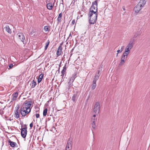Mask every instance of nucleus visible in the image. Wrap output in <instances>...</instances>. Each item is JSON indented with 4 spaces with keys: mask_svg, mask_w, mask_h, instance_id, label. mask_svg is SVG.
Here are the masks:
<instances>
[{
    "mask_svg": "<svg viewBox=\"0 0 150 150\" xmlns=\"http://www.w3.org/2000/svg\"><path fill=\"white\" fill-rule=\"evenodd\" d=\"M32 104V102L31 101H27L26 100L22 105L21 107L25 108V109H27V110H31L30 107Z\"/></svg>",
    "mask_w": 150,
    "mask_h": 150,
    "instance_id": "7ed1b4c3",
    "label": "nucleus"
},
{
    "mask_svg": "<svg viewBox=\"0 0 150 150\" xmlns=\"http://www.w3.org/2000/svg\"><path fill=\"white\" fill-rule=\"evenodd\" d=\"M127 59L122 57H121V61L119 64L120 66H122L125 63V60H126Z\"/></svg>",
    "mask_w": 150,
    "mask_h": 150,
    "instance_id": "aec40b11",
    "label": "nucleus"
},
{
    "mask_svg": "<svg viewBox=\"0 0 150 150\" xmlns=\"http://www.w3.org/2000/svg\"><path fill=\"white\" fill-rule=\"evenodd\" d=\"M33 126V123L32 122L30 125V127L31 129L32 128Z\"/></svg>",
    "mask_w": 150,
    "mask_h": 150,
    "instance_id": "e433bc0d",
    "label": "nucleus"
},
{
    "mask_svg": "<svg viewBox=\"0 0 150 150\" xmlns=\"http://www.w3.org/2000/svg\"><path fill=\"white\" fill-rule=\"evenodd\" d=\"M25 127L21 129V136L23 138H25L27 134V127L25 125Z\"/></svg>",
    "mask_w": 150,
    "mask_h": 150,
    "instance_id": "423d86ee",
    "label": "nucleus"
},
{
    "mask_svg": "<svg viewBox=\"0 0 150 150\" xmlns=\"http://www.w3.org/2000/svg\"><path fill=\"white\" fill-rule=\"evenodd\" d=\"M101 69L102 68V66L101 67Z\"/></svg>",
    "mask_w": 150,
    "mask_h": 150,
    "instance_id": "864d4df0",
    "label": "nucleus"
},
{
    "mask_svg": "<svg viewBox=\"0 0 150 150\" xmlns=\"http://www.w3.org/2000/svg\"><path fill=\"white\" fill-rule=\"evenodd\" d=\"M1 110H0V114H1Z\"/></svg>",
    "mask_w": 150,
    "mask_h": 150,
    "instance_id": "49530a36",
    "label": "nucleus"
},
{
    "mask_svg": "<svg viewBox=\"0 0 150 150\" xmlns=\"http://www.w3.org/2000/svg\"><path fill=\"white\" fill-rule=\"evenodd\" d=\"M118 53H117V55H116V56H117H117H118Z\"/></svg>",
    "mask_w": 150,
    "mask_h": 150,
    "instance_id": "de8ad7c7",
    "label": "nucleus"
},
{
    "mask_svg": "<svg viewBox=\"0 0 150 150\" xmlns=\"http://www.w3.org/2000/svg\"><path fill=\"white\" fill-rule=\"evenodd\" d=\"M76 97V96L74 94L72 98V100L74 102L75 101Z\"/></svg>",
    "mask_w": 150,
    "mask_h": 150,
    "instance_id": "2f4dec72",
    "label": "nucleus"
},
{
    "mask_svg": "<svg viewBox=\"0 0 150 150\" xmlns=\"http://www.w3.org/2000/svg\"><path fill=\"white\" fill-rule=\"evenodd\" d=\"M8 66H9V68H8V69H12L13 67V64H9Z\"/></svg>",
    "mask_w": 150,
    "mask_h": 150,
    "instance_id": "473e14b6",
    "label": "nucleus"
},
{
    "mask_svg": "<svg viewBox=\"0 0 150 150\" xmlns=\"http://www.w3.org/2000/svg\"><path fill=\"white\" fill-rule=\"evenodd\" d=\"M68 150H70V149H68Z\"/></svg>",
    "mask_w": 150,
    "mask_h": 150,
    "instance_id": "5fc2aeb1",
    "label": "nucleus"
},
{
    "mask_svg": "<svg viewBox=\"0 0 150 150\" xmlns=\"http://www.w3.org/2000/svg\"><path fill=\"white\" fill-rule=\"evenodd\" d=\"M123 9L124 10H125V8L124 7L123 8Z\"/></svg>",
    "mask_w": 150,
    "mask_h": 150,
    "instance_id": "09e8293b",
    "label": "nucleus"
},
{
    "mask_svg": "<svg viewBox=\"0 0 150 150\" xmlns=\"http://www.w3.org/2000/svg\"><path fill=\"white\" fill-rule=\"evenodd\" d=\"M46 6L47 8L50 10H51L53 7V5L52 3H51L47 4Z\"/></svg>",
    "mask_w": 150,
    "mask_h": 150,
    "instance_id": "6ab92c4d",
    "label": "nucleus"
},
{
    "mask_svg": "<svg viewBox=\"0 0 150 150\" xmlns=\"http://www.w3.org/2000/svg\"><path fill=\"white\" fill-rule=\"evenodd\" d=\"M96 117V115L95 114H94V115H93L92 117H93V118H95Z\"/></svg>",
    "mask_w": 150,
    "mask_h": 150,
    "instance_id": "c03bdc74",
    "label": "nucleus"
},
{
    "mask_svg": "<svg viewBox=\"0 0 150 150\" xmlns=\"http://www.w3.org/2000/svg\"><path fill=\"white\" fill-rule=\"evenodd\" d=\"M71 33H70L69 35V36H70L71 35Z\"/></svg>",
    "mask_w": 150,
    "mask_h": 150,
    "instance_id": "8fccbe9b",
    "label": "nucleus"
},
{
    "mask_svg": "<svg viewBox=\"0 0 150 150\" xmlns=\"http://www.w3.org/2000/svg\"><path fill=\"white\" fill-rule=\"evenodd\" d=\"M146 0H141L139 1V3L144 6L146 3Z\"/></svg>",
    "mask_w": 150,
    "mask_h": 150,
    "instance_id": "5701e85b",
    "label": "nucleus"
},
{
    "mask_svg": "<svg viewBox=\"0 0 150 150\" xmlns=\"http://www.w3.org/2000/svg\"><path fill=\"white\" fill-rule=\"evenodd\" d=\"M100 70H98V71H97V73H96V75L99 76H100Z\"/></svg>",
    "mask_w": 150,
    "mask_h": 150,
    "instance_id": "c9c22d12",
    "label": "nucleus"
},
{
    "mask_svg": "<svg viewBox=\"0 0 150 150\" xmlns=\"http://www.w3.org/2000/svg\"><path fill=\"white\" fill-rule=\"evenodd\" d=\"M89 23L90 24H94L96 21L98 14L89 13Z\"/></svg>",
    "mask_w": 150,
    "mask_h": 150,
    "instance_id": "f03ea898",
    "label": "nucleus"
},
{
    "mask_svg": "<svg viewBox=\"0 0 150 150\" xmlns=\"http://www.w3.org/2000/svg\"><path fill=\"white\" fill-rule=\"evenodd\" d=\"M124 48V46H122L121 48V50L122 49V50H123Z\"/></svg>",
    "mask_w": 150,
    "mask_h": 150,
    "instance_id": "a18cd8bd",
    "label": "nucleus"
},
{
    "mask_svg": "<svg viewBox=\"0 0 150 150\" xmlns=\"http://www.w3.org/2000/svg\"><path fill=\"white\" fill-rule=\"evenodd\" d=\"M122 51V49L121 50H117V52L119 53L120 52H121Z\"/></svg>",
    "mask_w": 150,
    "mask_h": 150,
    "instance_id": "58836bf2",
    "label": "nucleus"
},
{
    "mask_svg": "<svg viewBox=\"0 0 150 150\" xmlns=\"http://www.w3.org/2000/svg\"><path fill=\"white\" fill-rule=\"evenodd\" d=\"M36 117L37 118H38L40 117V115L39 114H36L35 115Z\"/></svg>",
    "mask_w": 150,
    "mask_h": 150,
    "instance_id": "4c0bfd02",
    "label": "nucleus"
},
{
    "mask_svg": "<svg viewBox=\"0 0 150 150\" xmlns=\"http://www.w3.org/2000/svg\"><path fill=\"white\" fill-rule=\"evenodd\" d=\"M8 143L10 144V145L12 147H14L16 145V142H12L11 141L9 140L8 141Z\"/></svg>",
    "mask_w": 150,
    "mask_h": 150,
    "instance_id": "412c9836",
    "label": "nucleus"
},
{
    "mask_svg": "<svg viewBox=\"0 0 150 150\" xmlns=\"http://www.w3.org/2000/svg\"><path fill=\"white\" fill-rule=\"evenodd\" d=\"M97 0H96L92 3V6L90 8L89 13L98 14Z\"/></svg>",
    "mask_w": 150,
    "mask_h": 150,
    "instance_id": "f257e3e1",
    "label": "nucleus"
},
{
    "mask_svg": "<svg viewBox=\"0 0 150 150\" xmlns=\"http://www.w3.org/2000/svg\"><path fill=\"white\" fill-rule=\"evenodd\" d=\"M19 108V106L18 105H17L16 107V110L15 111V117L16 119H18L19 117V114L18 112Z\"/></svg>",
    "mask_w": 150,
    "mask_h": 150,
    "instance_id": "1a4fd4ad",
    "label": "nucleus"
},
{
    "mask_svg": "<svg viewBox=\"0 0 150 150\" xmlns=\"http://www.w3.org/2000/svg\"><path fill=\"white\" fill-rule=\"evenodd\" d=\"M49 43H50V41H49V40H48L46 43V46H45V50H47V49L49 45Z\"/></svg>",
    "mask_w": 150,
    "mask_h": 150,
    "instance_id": "393cba45",
    "label": "nucleus"
},
{
    "mask_svg": "<svg viewBox=\"0 0 150 150\" xmlns=\"http://www.w3.org/2000/svg\"><path fill=\"white\" fill-rule=\"evenodd\" d=\"M75 23V20H73L72 21V25H74Z\"/></svg>",
    "mask_w": 150,
    "mask_h": 150,
    "instance_id": "79ce46f5",
    "label": "nucleus"
},
{
    "mask_svg": "<svg viewBox=\"0 0 150 150\" xmlns=\"http://www.w3.org/2000/svg\"><path fill=\"white\" fill-rule=\"evenodd\" d=\"M44 30H45V32H47V31H49V29L48 27L47 26H45L44 27Z\"/></svg>",
    "mask_w": 150,
    "mask_h": 150,
    "instance_id": "a878e982",
    "label": "nucleus"
},
{
    "mask_svg": "<svg viewBox=\"0 0 150 150\" xmlns=\"http://www.w3.org/2000/svg\"><path fill=\"white\" fill-rule=\"evenodd\" d=\"M73 50V49H72V51Z\"/></svg>",
    "mask_w": 150,
    "mask_h": 150,
    "instance_id": "603ef678",
    "label": "nucleus"
},
{
    "mask_svg": "<svg viewBox=\"0 0 150 150\" xmlns=\"http://www.w3.org/2000/svg\"><path fill=\"white\" fill-rule=\"evenodd\" d=\"M62 16V15L61 13L59 14L58 17L57 18V19L58 22H61Z\"/></svg>",
    "mask_w": 150,
    "mask_h": 150,
    "instance_id": "4be33fe9",
    "label": "nucleus"
},
{
    "mask_svg": "<svg viewBox=\"0 0 150 150\" xmlns=\"http://www.w3.org/2000/svg\"><path fill=\"white\" fill-rule=\"evenodd\" d=\"M20 113L23 117H25L28 115L31 111V109L30 110H27L25 108H21L19 110Z\"/></svg>",
    "mask_w": 150,
    "mask_h": 150,
    "instance_id": "20e7f679",
    "label": "nucleus"
},
{
    "mask_svg": "<svg viewBox=\"0 0 150 150\" xmlns=\"http://www.w3.org/2000/svg\"><path fill=\"white\" fill-rule=\"evenodd\" d=\"M137 36H138V35L135 34L134 35V38H135L137 37Z\"/></svg>",
    "mask_w": 150,
    "mask_h": 150,
    "instance_id": "37998d69",
    "label": "nucleus"
},
{
    "mask_svg": "<svg viewBox=\"0 0 150 150\" xmlns=\"http://www.w3.org/2000/svg\"><path fill=\"white\" fill-rule=\"evenodd\" d=\"M102 71V69H101L100 71Z\"/></svg>",
    "mask_w": 150,
    "mask_h": 150,
    "instance_id": "3c124183",
    "label": "nucleus"
},
{
    "mask_svg": "<svg viewBox=\"0 0 150 150\" xmlns=\"http://www.w3.org/2000/svg\"><path fill=\"white\" fill-rule=\"evenodd\" d=\"M96 122H91V124L92 125V127L94 129H95L96 127Z\"/></svg>",
    "mask_w": 150,
    "mask_h": 150,
    "instance_id": "cd10ccee",
    "label": "nucleus"
},
{
    "mask_svg": "<svg viewBox=\"0 0 150 150\" xmlns=\"http://www.w3.org/2000/svg\"><path fill=\"white\" fill-rule=\"evenodd\" d=\"M143 6L142 5L138 3L134 8L135 12L138 13Z\"/></svg>",
    "mask_w": 150,
    "mask_h": 150,
    "instance_id": "0eeeda50",
    "label": "nucleus"
},
{
    "mask_svg": "<svg viewBox=\"0 0 150 150\" xmlns=\"http://www.w3.org/2000/svg\"><path fill=\"white\" fill-rule=\"evenodd\" d=\"M67 63H66L65 64L64 66V67L63 68V69H62V71H61V73L62 74V75H61V76L62 75L63 76H64V74H65V72L66 71V70L67 68Z\"/></svg>",
    "mask_w": 150,
    "mask_h": 150,
    "instance_id": "2eb2a0df",
    "label": "nucleus"
},
{
    "mask_svg": "<svg viewBox=\"0 0 150 150\" xmlns=\"http://www.w3.org/2000/svg\"><path fill=\"white\" fill-rule=\"evenodd\" d=\"M4 28L6 30L8 33L9 34H11V31L8 25H6Z\"/></svg>",
    "mask_w": 150,
    "mask_h": 150,
    "instance_id": "f3484780",
    "label": "nucleus"
},
{
    "mask_svg": "<svg viewBox=\"0 0 150 150\" xmlns=\"http://www.w3.org/2000/svg\"><path fill=\"white\" fill-rule=\"evenodd\" d=\"M99 76H98L96 75L94 77V79L95 80H97L99 79Z\"/></svg>",
    "mask_w": 150,
    "mask_h": 150,
    "instance_id": "72a5a7b5",
    "label": "nucleus"
},
{
    "mask_svg": "<svg viewBox=\"0 0 150 150\" xmlns=\"http://www.w3.org/2000/svg\"><path fill=\"white\" fill-rule=\"evenodd\" d=\"M18 96V93L16 92L13 94L12 96L13 97L12 100H16V98Z\"/></svg>",
    "mask_w": 150,
    "mask_h": 150,
    "instance_id": "ddd939ff",
    "label": "nucleus"
},
{
    "mask_svg": "<svg viewBox=\"0 0 150 150\" xmlns=\"http://www.w3.org/2000/svg\"><path fill=\"white\" fill-rule=\"evenodd\" d=\"M97 119H95V118H93V117H92L91 118V122H96L97 121Z\"/></svg>",
    "mask_w": 150,
    "mask_h": 150,
    "instance_id": "7c9ffc66",
    "label": "nucleus"
},
{
    "mask_svg": "<svg viewBox=\"0 0 150 150\" xmlns=\"http://www.w3.org/2000/svg\"><path fill=\"white\" fill-rule=\"evenodd\" d=\"M96 86V84L93 83L91 86V89L94 90L95 89Z\"/></svg>",
    "mask_w": 150,
    "mask_h": 150,
    "instance_id": "c756f323",
    "label": "nucleus"
},
{
    "mask_svg": "<svg viewBox=\"0 0 150 150\" xmlns=\"http://www.w3.org/2000/svg\"><path fill=\"white\" fill-rule=\"evenodd\" d=\"M72 79L71 77H70L69 78V83H73L74 80H72Z\"/></svg>",
    "mask_w": 150,
    "mask_h": 150,
    "instance_id": "c85d7f7f",
    "label": "nucleus"
},
{
    "mask_svg": "<svg viewBox=\"0 0 150 150\" xmlns=\"http://www.w3.org/2000/svg\"><path fill=\"white\" fill-rule=\"evenodd\" d=\"M76 75L77 74L76 73H75L72 75V76L71 77L72 79V80H74L75 78L76 77Z\"/></svg>",
    "mask_w": 150,
    "mask_h": 150,
    "instance_id": "bb28decb",
    "label": "nucleus"
},
{
    "mask_svg": "<svg viewBox=\"0 0 150 150\" xmlns=\"http://www.w3.org/2000/svg\"><path fill=\"white\" fill-rule=\"evenodd\" d=\"M130 52L125 50V52L123 53L122 57L127 59V55Z\"/></svg>",
    "mask_w": 150,
    "mask_h": 150,
    "instance_id": "4468645a",
    "label": "nucleus"
},
{
    "mask_svg": "<svg viewBox=\"0 0 150 150\" xmlns=\"http://www.w3.org/2000/svg\"><path fill=\"white\" fill-rule=\"evenodd\" d=\"M72 144L71 141L69 140H68L66 147V150H67V148L71 150L72 148Z\"/></svg>",
    "mask_w": 150,
    "mask_h": 150,
    "instance_id": "9d476101",
    "label": "nucleus"
},
{
    "mask_svg": "<svg viewBox=\"0 0 150 150\" xmlns=\"http://www.w3.org/2000/svg\"><path fill=\"white\" fill-rule=\"evenodd\" d=\"M47 108L45 109L43 112V115L44 116H45L47 115Z\"/></svg>",
    "mask_w": 150,
    "mask_h": 150,
    "instance_id": "b1692460",
    "label": "nucleus"
},
{
    "mask_svg": "<svg viewBox=\"0 0 150 150\" xmlns=\"http://www.w3.org/2000/svg\"><path fill=\"white\" fill-rule=\"evenodd\" d=\"M133 47L132 43V42H129L126 46L125 50L130 52V50Z\"/></svg>",
    "mask_w": 150,
    "mask_h": 150,
    "instance_id": "9b49d317",
    "label": "nucleus"
},
{
    "mask_svg": "<svg viewBox=\"0 0 150 150\" xmlns=\"http://www.w3.org/2000/svg\"><path fill=\"white\" fill-rule=\"evenodd\" d=\"M36 84V82L34 80H33L32 81V82H31V84H30V85L31 86V88H33L35 87Z\"/></svg>",
    "mask_w": 150,
    "mask_h": 150,
    "instance_id": "a211bd4d",
    "label": "nucleus"
},
{
    "mask_svg": "<svg viewBox=\"0 0 150 150\" xmlns=\"http://www.w3.org/2000/svg\"><path fill=\"white\" fill-rule=\"evenodd\" d=\"M43 76L44 74H41L39 75V78L38 80V83H40L42 80Z\"/></svg>",
    "mask_w": 150,
    "mask_h": 150,
    "instance_id": "dca6fc26",
    "label": "nucleus"
},
{
    "mask_svg": "<svg viewBox=\"0 0 150 150\" xmlns=\"http://www.w3.org/2000/svg\"><path fill=\"white\" fill-rule=\"evenodd\" d=\"M96 81L97 80L94 79L93 81V83L96 84Z\"/></svg>",
    "mask_w": 150,
    "mask_h": 150,
    "instance_id": "ea45409f",
    "label": "nucleus"
},
{
    "mask_svg": "<svg viewBox=\"0 0 150 150\" xmlns=\"http://www.w3.org/2000/svg\"><path fill=\"white\" fill-rule=\"evenodd\" d=\"M100 103L99 102H97L94 106L93 111L96 114L97 112L98 113L100 110Z\"/></svg>",
    "mask_w": 150,
    "mask_h": 150,
    "instance_id": "39448f33",
    "label": "nucleus"
},
{
    "mask_svg": "<svg viewBox=\"0 0 150 150\" xmlns=\"http://www.w3.org/2000/svg\"><path fill=\"white\" fill-rule=\"evenodd\" d=\"M17 35L19 40L23 42L25 38L23 34L22 33H18Z\"/></svg>",
    "mask_w": 150,
    "mask_h": 150,
    "instance_id": "6e6552de",
    "label": "nucleus"
},
{
    "mask_svg": "<svg viewBox=\"0 0 150 150\" xmlns=\"http://www.w3.org/2000/svg\"><path fill=\"white\" fill-rule=\"evenodd\" d=\"M62 44H61L58 48V50L57 52V54L58 56H60L61 54V53L62 50Z\"/></svg>",
    "mask_w": 150,
    "mask_h": 150,
    "instance_id": "f8f14e48",
    "label": "nucleus"
},
{
    "mask_svg": "<svg viewBox=\"0 0 150 150\" xmlns=\"http://www.w3.org/2000/svg\"><path fill=\"white\" fill-rule=\"evenodd\" d=\"M52 130H51V131H54V130H55L56 129L54 127V126L53 127H52Z\"/></svg>",
    "mask_w": 150,
    "mask_h": 150,
    "instance_id": "a19ab883",
    "label": "nucleus"
},
{
    "mask_svg": "<svg viewBox=\"0 0 150 150\" xmlns=\"http://www.w3.org/2000/svg\"><path fill=\"white\" fill-rule=\"evenodd\" d=\"M68 88H70L73 85L72 83H68Z\"/></svg>",
    "mask_w": 150,
    "mask_h": 150,
    "instance_id": "f704fd0d",
    "label": "nucleus"
}]
</instances>
